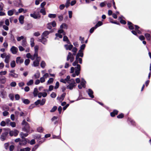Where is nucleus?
Returning a JSON list of instances; mask_svg holds the SVG:
<instances>
[{
    "label": "nucleus",
    "mask_w": 151,
    "mask_h": 151,
    "mask_svg": "<svg viewBox=\"0 0 151 151\" xmlns=\"http://www.w3.org/2000/svg\"><path fill=\"white\" fill-rule=\"evenodd\" d=\"M68 83L69 84L67 86L66 88L70 90H72L73 88L77 85L74 80L73 79H71L70 81H68Z\"/></svg>",
    "instance_id": "obj_1"
},
{
    "label": "nucleus",
    "mask_w": 151,
    "mask_h": 151,
    "mask_svg": "<svg viewBox=\"0 0 151 151\" xmlns=\"http://www.w3.org/2000/svg\"><path fill=\"white\" fill-rule=\"evenodd\" d=\"M4 132L2 133L1 135L0 139L2 141H4L6 139L7 136L9 133V131L10 130V129L9 128H4L3 129Z\"/></svg>",
    "instance_id": "obj_2"
},
{
    "label": "nucleus",
    "mask_w": 151,
    "mask_h": 151,
    "mask_svg": "<svg viewBox=\"0 0 151 151\" xmlns=\"http://www.w3.org/2000/svg\"><path fill=\"white\" fill-rule=\"evenodd\" d=\"M76 66L75 68L72 67L70 69V73H73L74 72V70H75V72L76 73V76H78L80 73V71L81 70V65L78 64L76 65Z\"/></svg>",
    "instance_id": "obj_3"
},
{
    "label": "nucleus",
    "mask_w": 151,
    "mask_h": 151,
    "mask_svg": "<svg viewBox=\"0 0 151 151\" xmlns=\"http://www.w3.org/2000/svg\"><path fill=\"white\" fill-rule=\"evenodd\" d=\"M22 124L25 125L24 127L23 128V130L27 133L29 131L30 128L29 124L26 122L25 120H24L22 122Z\"/></svg>",
    "instance_id": "obj_4"
},
{
    "label": "nucleus",
    "mask_w": 151,
    "mask_h": 151,
    "mask_svg": "<svg viewBox=\"0 0 151 151\" xmlns=\"http://www.w3.org/2000/svg\"><path fill=\"white\" fill-rule=\"evenodd\" d=\"M36 60H35L33 62L32 66L34 67L38 66L39 65V62L41 60V58L40 57L37 56L35 57Z\"/></svg>",
    "instance_id": "obj_5"
},
{
    "label": "nucleus",
    "mask_w": 151,
    "mask_h": 151,
    "mask_svg": "<svg viewBox=\"0 0 151 151\" xmlns=\"http://www.w3.org/2000/svg\"><path fill=\"white\" fill-rule=\"evenodd\" d=\"M14 5L18 7H22L23 5L22 4L21 0H14L13 1Z\"/></svg>",
    "instance_id": "obj_6"
},
{
    "label": "nucleus",
    "mask_w": 151,
    "mask_h": 151,
    "mask_svg": "<svg viewBox=\"0 0 151 151\" xmlns=\"http://www.w3.org/2000/svg\"><path fill=\"white\" fill-rule=\"evenodd\" d=\"M79 63L80 64H81L82 63V60L81 58H79V57H76L75 61L73 63V65L74 66H76L77 64H78Z\"/></svg>",
    "instance_id": "obj_7"
},
{
    "label": "nucleus",
    "mask_w": 151,
    "mask_h": 151,
    "mask_svg": "<svg viewBox=\"0 0 151 151\" xmlns=\"http://www.w3.org/2000/svg\"><path fill=\"white\" fill-rule=\"evenodd\" d=\"M19 132V131L16 129H14L13 131H11L10 129V130L9 131V133L10 136H14L16 137L18 134Z\"/></svg>",
    "instance_id": "obj_8"
},
{
    "label": "nucleus",
    "mask_w": 151,
    "mask_h": 151,
    "mask_svg": "<svg viewBox=\"0 0 151 151\" xmlns=\"http://www.w3.org/2000/svg\"><path fill=\"white\" fill-rule=\"evenodd\" d=\"M24 60L20 57H18L16 58V62L17 64H21L24 62Z\"/></svg>",
    "instance_id": "obj_9"
},
{
    "label": "nucleus",
    "mask_w": 151,
    "mask_h": 151,
    "mask_svg": "<svg viewBox=\"0 0 151 151\" xmlns=\"http://www.w3.org/2000/svg\"><path fill=\"white\" fill-rule=\"evenodd\" d=\"M38 41L41 42L44 45H46L47 42V40L46 38H45L44 37H41V38L38 39Z\"/></svg>",
    "instance_id": "obj_10"
},
{
    "label": "nucleus",
    "mask_w": 151,
    "mask_h": 151,
    "mask_svg": "<svg viewBox=\"0 0 151 151\" xmlns=\"http://www.w3.org/2000/svg\"><path fill=\"white\" fill-rule=\"evenodd\" d=\"M30 16L35 19L40 18L41 17L39 13L37 14H35V12L33 14H30Z\"/></svg>",
    "instance_id": "obj_11"
},
{
    "label": "nucleus",
    "mask_w": 151,
    "mask_h": 151,
    "mask_svg": "<svg viewBox=\"0 0 151 151\" xmlns=\"http://www.w3.org/2000/svg\"><path fill=\"white\" fill-rule=\"evenodd\" d=\"M27 143V139L26 138H22L19 142V145L21 146H24L26 145Z\"/></svg>",
    "instance_id": "obj_12"
},
{
    "label": "nucleus",
    "mask_w": 151,
    "mask_h": 151,
    "mask_svg": "<svg viewBox=\"0 0 151 151\" xmlns=\"http://www.w3.org/2000/svg\"><path fill=\"white\" fill-rule=\"evenodd\" d=\"M10 50L13 54H15L17 53L18 49L17 47L13 46L10 49Z\"/></svg>",
    "instance_id": "obj_13"
},
{
    "label": "nucleus",
    "mask_w": 151,
    "mask_h": 151,
    "mask_svg": "<svg viewBox=\"0 0 151 151\" xmlns=\"http://www.w3.org/2000/svg\"><path fill=\"white\" fill-rule=\"evenodd\" d=\"M6 81V77L3 76H0V83L1 84H4L5 83Z\"/></svg>",
    "instance_id": "obj_14"
},
{
    "label": "nucleus",
    "mask_w": 151,
    "mask_h": 151,
    "mask_svg": "<svg viewBox=\"0 0 151 151\" xmlns=\"http://www.w3.org/2000/svg\"><path fill=\"white\" fill-rule=\"evenodd\" d=\"M87 92L88 93L89 96L91 98H94V96L93 95V91L91 89H89L88 91H87Z\"/></svg>",
    "instance_id": "obj_15"
},
{
    "label": "nucleus",
    "mask_w": 151,
    "mask_h": 151,
    "mask_svg": "<svg viewBox=\"0 0 151 151\" xmlns=\"http://www.w3.org/2000/svg\"><path fill=\"white\" fill-rule=\"evenodd\" d=\"M65 95L66 93H63L60 97L59 96L57 97V99L59 100L60 102H62L65 97Z\"/></svg>",
    "instance_id": "obj_16"
},
{
    "label": "nucleus",
    "mask_w": 151,
    "mask_h": 151,
    "mask_svg": "<svg viewBox=\"0 0 151 151\" xmlns=\"http://www.w3.org/2000/svg\"><path fill=\"white\" fill-rule=\"evenodd\" d=\"M27 58H30L32 60H33L35 58L36 56H34V54L31 55L30 53H27L26 55Z\"/></svg>",
    "instance_id": "obj_17"
},
{
    "label": "nucleus",
    "mask_w": 151,
    "mask_h": 151,
    "mask_svg": "<svg viewBox=\"0 0 151 151\" xmlns=\"http://www.w3.org/2000/svg\"><path fill=\"white\" fill-rule=\"evenodd\" d=\"M64 47L66 50H70L73 48V46L71 44H70V45L66 44L64 45Z\"/></svg>",
    "instance_id": "obj_18"
},
{
    "label": "nucleus",
    "mask_w": 151,
    "mask_h": 151,
    "mask_svg": "<svg viewBox=\"0 0 151 151\" xmlns=\"http://www.w3.org/2000/svg\"><path fill=\"white\" fill-rule=\"evenodd\" d=\"M132 33L134 35L138 36L137 33L139 34H141L142 33L141 31L139 30H137L135 31V30H132L131 31Z\"/></svg>",
    "instance_id": "obj_19"
},
{
    "label": "nucleus",
    "mask_w": 151,
    "mask_h": 151,
    "mask_svg": "<svg viewBox=\"0 0 151 151\" xmlns=\"http://www.w3.org/2000/svg\"><path fill=\"white\" fill-rule=\"evenodd\" d=\"M39 46L38 45H36L34 47L35 48V53L34 54V56H36V57H37V56H38V50L39 49Z\"/></svg>",
    "instance_id": "obj_20"
},
{
    "label": "nucleus",
    "mask_w": 151,
    "mask_h": 151,
    "mask_svg": "<svg viewBox=\"0 0 151 151\" xmlns=\"http://www.w3.org/2000/svg\"><path fill=\"white\" fill-rule=\"evenodd\" d=\"M128 25V27L130 30H133L134 29V25L131 22L129 21L127 23Z\"/></svg>",
    "instance_id": "obj_21"
},
{
    "label": "nucleus",
    "mask_w": 151,
    "mask_h": 151,
    "mask_svg": "<svg viewBox=\"0 0 151 151\" xmlns=\"http://www.w3.org/2000/svg\"><path fill=\"white\" fill-rule=\"evenodd\" d=\"M83 51H81V50H79L78 51V53L76 54V56L77 57H83Z\"/></svg>",
    "instance_id": "obj_22"
},
{
    "label": "nucleus",
    "mask_w": 151,
    "mask_h": 151,
    "mask_svg": "<svg viewBox=\"0 0 151 151\" xmlns=\"http://www.w3.org/2000/svg\"><path fill=\"white\" fill-rule=\"evenodd\" d=\"M32 24H28L24 27V29L25 30H28L32 28Z\"/></svg>",
    "instance_id": "obj_23"
},
{
    "label": "nucleus",
    "mask_w": 151,
    "mask_h": 151,
    "mask_svg": "<svg viewBox=\"0 0 151 151\" xmlns=\"http://www.w3.org/2000/svg\"><path fill=\"white\" fill-rule=\"evenodd\" d=\"M24 16L21 15L19 17V23L21 24H23L24 23Z\"/></svg>",
    "instance_id": "obj_24"
},
{
    "label": "nucleus",
    "mask_w": 151,
    "mask_h": 151,
    "mask_svg": "<svg viewBox=\"0 0 151 151\" xmlns=\"http://www.w3.org/2000/svg\"><path fill=\"white\" fill-rule=\"evenodd\" d=\"M70 58L73 59V60L74 59L73 56L70 52H68V55L67 57V60L68 61Z\"/></svg>",
    "instance_id": "obj_25"
},
{
    "label": "nucleus",
    "mask_w": 151,
    "mask_h": 151,
    "mask_svg": "<svg viewBox=\"0 0 151 151\" xmlns=\"http://www.w3.org/2000/svg\"><path fill=\"white\" fill-rule=\"evenodd\" d=\"M22 45L24 47H26L27 46V44L26 41V38L22 40Z\"/></svg>",
    "instance_id": "obj_26"
},
{
    "label": "nucleus",
    "mask_w": 151,
    "mask_h": 151,
    "mask_svg": "<svg viewBox=\"0 0 151 151\" xmlns=\"http://www.w3.org/2000/svg\"><path fill=\"white\" fill-rule=\"evenodd\" d=\"M81 80L82 81L81 83V85L82 86V87L85 88L86 82L83 78H82Z\"/></svg>",
    "instance_id": "obj_27"
},
{
    "label": "nucleus",
    "mask_w": 151,
    "mask_h": 151,
    "mask_svg": "<svg viewBox=\"0 0 151 151\" xmlns=\"http://www.w3.org/2000/svg\"><path fill=\"white\" fill-rule=\"evenodd\" d=\"M118 111L116 110H114L113 111L110 113V115L111 116L114 117L116 115H117Z\"/></svg>",
    "instance_id": "obj_28"
},
{
    "label": "nucleus",
    "mask_w": 151,
    "mask_h": 151,
    "mask_svg": "<svg viewBox=\"0 0 151 151\" xmlns=\"http://www.w3.org/2000/svg\"><path fill=\"white\" fill-rule=\"evenodd\" d=\"M10 56L9 55H7L5 56V59L4 60L5 62L7 64L9 63Z\"/></svg>",
    "instance_id": "obj_29"
},
{
    "label": "nucleus",
    "mask_w": 151,
    "mask_h": 151,
    "mask_svg": "<svg viewBox=\"0 0 151 151\" xmlns=\"http://www.w3.org/2000/svg\"><path fill=\"white\" fill-rule=\"evenodd\" d=\"M1 94L2 96V98L4 99L5 97V96L6 95V91H4V90H3L1 91Z\"/></svg>",
    "instance_id": "obj_30"
},
{
    "label": "nucleus",
    "mask_w": 151,
    "mask_h": 151,
    "mask_svg": "<svg viewBox=\"0 0 151 151\" xmlns=\"http://www.w3.org/2000/svg\"><path fill=\"white\" fill-rule=\"evenodd\" d=\"M9 77H12L14 78H17L18 77V74L15 73H9Z\"/></svg>",
    "instance_id": "obj_31"
},
{
    "label": "nucleus",
    "mask_w": 151,
    "mask_h": 151,
    "mask_svg": "<svg viewBox=\"0 0 151 151\" xmlns=\"http://www.w3.org/2000/svg\"><path fill=\"white\" fill-rule=\"evenodd\" d=\"M145 36L147 40L150 41L151 39V35L149 33H145Z\"/></svg>",
    "instance_id": "obj_32"
},
{
    "label": "nucleus",
    "mask_w": 151,
    "mask_h": 151,
    "mask_svg": "<svg viewBox=\"0 0 151 151\" xmlns=\"http://www.w3.org/2000/svg\"><path fill=\"white\" fill-rule=\"evenodd\" d=\"M127 121L128 122H129L133 126L135 125V122L131 118H128Z\"/></svg>",
    "instance_id": "obj_33"
},
{
    "label": "nucleus",
    "mask_w": 151,
    "mask_h": 151,
    "mask_svg": "<svg viewBox=\"0 0 151 151\" xmlns=\"http://www.w3.org/2000/svg\"><path fill=\"white\" fill-rule=\"evenodd\" d=\"M60 28L61 29L63 28L67 29L68 25L65 23H63L60 26Z\"/></svg>",
    "instance_id": "obj_34"
},
{
    "label": "nucleus",
    "mask_w": 151,
    "mask_h": 151,
    "mask_svg": "<svg viewBox=\"0 0 151 151\" xmlns=\"http://www.w3.org/2000/svg\"><path fill=\"white\" fill-rule=\"evenodd\" d=\"M50 32H49L47 31H44L42 34L41 35V37H46L47 35H48L50 33Z\"/></svg>",
    "instance_id": "obj_35"
},
{
    "label": "nucleus",
    "mask_w": 151,
    "mask_h": 151,
    "mask_svg": "<svg viewBox=\"0 0 151 151\" xmlns=\"http://www.w3.org/2000/svg\"><path fill=\"white\" fill-rule=\"evenodd\" d=\"M22 100L23 102L26 104H28L30 103L28 99H24L23 98H22Z\"/></svg>",
    "instance_id": "obj_36"
},
{
    "label": "nucleus",
    "mask_w": 151,
    "mask_h": 151,
    "mask_svg": "<svg viewBox=\"0 0 151 151\" xmlns=\"http://www.w3.org/2000/svg\"><path fill=\"white\" fill-rule=\"evenodd\" d=\"M103 24V23L102 22L99 21L95 25L94 27L96 29L98 27L101 26Z\"/></svg>",
    "instance_id": "obj_37"
},
{
    "label": "nucleus",
    "mask_w": 151,
    "mask_h": 151,
    "mask_svg": "<svg viewBox=\"0 0 151 151\" xmlns=\"http://www.w3.org/2000/svg\"><path fill=\"white\" fill-rule=\"evenodd\" d=\"M30 45L32 47H33L35 45L34 39L33 38H31L30 40Z\"/></svg>",
    "instance_id": "obj_38"
},
{
    "label": "nucleus",
    "mask_w": 151,
    "mask_h": 151,
    "mask_svg": "<svg viewBox=\"0 0 151 151\" xmlns=\"http://www.w3.org/2000/svg\"><path fill=\"white\" fill-rule=\"evenodd\" d=\"M38 93V91L37 89L36 88H35L33 92V95L35 97H36L37 96Z\"/></svg>",
    "instance_id": "obj_39"
},
{
    "label": "nucleus",
    "mask_w": 151,
    "mask_h": 151,
    "mask_svg": "<svg viewBox=\"0 0 151 151\" xmlns=\"http://www.w3.org/2000/svg\"><path fill=\"white\" fill-rule=\"evenodd\" d=\"M28 134L27 133H24L22 132L20 134V137L22 138H25L24 137H26L27 136Z\"/></svg>",
    "instance_id": "obj_40"
},
{
    "label": "nucleus",
    "mask_w": 151,
    "mask_h": 151,
    "mask_svg": "<svg viewBox=\"0 0 151 151\" xmlns=\"http://www.w3.org/2000/svg\"><path fill=\"white\" fill-rule=\"evenodd\" d=\"M56 17L55 14H49L48 15V17L50 18H55Z\"/></svg>",
    "instance_id": "obj_41"
},
{
    "label": "nucleus",
    "mask_w": 151,
    "mask_h": 151,
    "mask_svg": "<svg viewBox=\"0 0 151 151\" xmlns=\"http://www.w3.org/2000/svg\"><path fill=\"white\" fill-rule=\"evenodd\" d=\"M70 4V0H67L65 3V6L66 8H68Z\"/></svg>",
    "instance_id": "obj_42"
},
{
    "label": "nucleus",
    "mask_w": 151,
    "mask_h": 151,
    "mask_svg": "<svg viewBox=\"0 0 151 151\" xmlns=\"http://www.w3.org/2000/svg\"><path fill=\"white\" fill-rule=\"evenodd\" d=\"M118 19L119 20H120V22L121 24H126V21L125 20L122 19L121 17H119L118 18Z\"/></svg>",
    "instance_id": "obj_43"
},
{
    "label": "nucleus",
    "mask_w": 151,
    "mask_h": 151,
    "mask_svg": "<svg viewBox=\"0 0 151 151\" xmlns=\"http://www.w3.org/2000/svg\"><path fill=\"white\" fill-rule=\"evenodd\" d=\"M34 83L33 80H30L27 83V85L28 86L32 85Z\"/></svg>",
    "instance_id": "obj_44"
},
{
    "label": "nucleus",
    "mask_w": 151,
    "mask_h": 151,
    "mask_svg": "<svg viewBox=\"0 0 151 151\" xmlns=\"http://www.w3.org/2000/svg\"><path fill=\"white\" fill-rule=\"evenodd\" d=\"M30 60L29 59H26L24 61V64L25 65H28L30 62Z\"/></svg>",
    "instance_id": "obj_45"
},
{
    "label": "nucleus",
    "mask_w": 151,
    "mask_h": 151,
    "mask_svg": "<svg viewBox=\"0 0 151 151\" xmlns=\"http://www.w3.org/2000/svg\"><path fill=\"white\" fill-rule=\"evenodd\" d=\"M10 65L12 68H13L16 66L15 62L14 60L12 61L10 63Z\"/></svg>",
    "instance_id": "obj_46"
},
{
    "label": "nucleus",
    "mask_w": 151,
    "mask_h": 151,
    "mask_svg": "<svg viewBox=\"0 0 151 151\" xmlns=\"http://www.w3.org/2000/svg\"><path fill=\"white\" fill-rule=\"evenodd\" d=\"M40 12L44 15H45L46 14V11L44 8H42L40 10Z\"/></svg>",
    "instance_id": "obj_47"
},
{
    "label": "nucleus",
    "mask_w": 151,
    "mask_h": 151,
    "mask_svg": "<svg viewBox=\"0 0 151 151\" xmlns=\"http://www.w3.org/2000/svg\"><path fill=\"white\" fill-rule=\"evenodd\" d=\"M53 79L52 78H50L47 81V84H51L53 82Z\"/></svg>",
    "instance_id": "obj_48"
},
{
    "label": "nucleus",
    "mask_w": 151,
    "mask_h": 151,
    "mask_svg": "<svg viewBox=\"0 0 151 151\" xmlns=\"http://www.w3.org/2000/svg\"><path fill=\"white\" fill-rule=\"evenodd\" d=\"M37 130L39 132H42L43 131V129L42 127H39L37 128Z\"/></svg>",
    "instance_id": "obj_49"
},
{
    "label": "nucleus",
    "mask_w": 151,
    "mask_h": 151,
    "mask_svg": "<svg viewBox=\"0 0 151 151\" xmlns=\"http://www.w3.org/2000/svg\"><path fill=\"white\" fill-rule=\"evenodd\" d=\"M46 99H42L41 101V102H40V105L41 106H42L44 105Z\"/></svg>",
    "instance_id": "obj_50"
},
{
    "label": "nucleus",
    "mask_w": 151,
    "mask_h": 151,
    "mask_svg": "<svg viewBox=\"0 0 151 151\" xmlns=\"http://www.w3.org/2000/svg\"><path fill=\"white\" fill-rule=\"evenodd\" d=\"M9 97L11 100L13 101L14 100V95L13 94H9Z\"/></svg>",
    "instance_id": "obj_51"
},
{
    "label": "nucleus",
    "mask_w": 151,
    "mask_h": 151,
    "mask_svg": "<svg viewBox=\"0 0 151 151\" xmlns=\"http://www.w3.org/2000/svg\"><path fill=\"white\" fill-rule=\"evenodd\" d=\"M57 106H55L50 110V112H55L57 109Z\"/></svg>",
    "instance_id": "obj_52"
},
{
    "label": "nucleus",
    "mask_w": 151,
    "mask_h": 151,
    "mask_svg": "<svg viewBox=\"0 0 151 151\" xmlns=\"http://www.w3.org/2000/svg\"><path fill=\"white\" fill-rule=\"evenodd\" d=\"M24 37L23 36H22L20 37H17V40L18 41H20L21 40H22L24 39Z\"/></svg>",
    "instance_id": "obj_53"
},
{
    "label": "nucleus",
    "mask_w": 151,
    "mask_h": 151,
    "mask_svg": "<svg viewBox=\"0 0 151 151\" xmlns=\"http://www.w3.org/2000/svg\"><path fill=\"white\" fill-rule=\"evenodd\" d=\"M9 106H7L6 105H4L3 106V110H6L7 111L9 110Z\"/></svg>",
    "instance_id": "obj_54"
},
{
    "label": "nucleus",
    "mask_w": 151,
    "mask_h": 151,
    "mask_svg": "<svg viewBox=\"0 0 151 151\" xmlns=\"http://www.w3.org/2000/svg\"><path fill=\"white\" fill-rule=\"evenodd\" d=\"M17 85V83L16 82L14 81L10 83V86L11 87H15Z\"/></svg>",
    "instance_id": "obj_55"
},
{
    "label": "nucleus",
    "mask_w": 151,
    "mask_h": 151,
    "mask_svg": "<svg viewBox=\"0 0 151 151\" xmlns=\"http://www.w3.org/2000/svg\"><path fill=\"white\" fill-rule=\"evenodd\" d=\"M14 14V11L12 10H10L8 12V14L9 16H12Z\"/></svg>",
    "instance_id": "obj_56"
},
{
    "label": "nucleus",
    "mask_w": 151,
    "mask_h": 151,
    "mask_svg": "<svg viewBox=\"0 0 151 151\" xmlns=\"http://www.w3.org/2000/svg\"><path fill=\"white\" fill-rule=\"evenodd\" d=\"M34 76L35 78H38L40 76V74L39 73H36L35 74Z\"/></svg>",
    "instance_id": "obj_57"
},
{
    "label": "nucleus",
    "mask_w": 151,
    "mask_h": 151,
    "mask_svg": "<svg viewBox=\"0 0 151 151\" xmlns=\"http://www.w3.org/2000/svg\"><path fill=\"white\" fill-rule=\"evenodd\" d=\"M45 62L43 61H42L41 63V64H40L41 67L42 68H43L45 67Z\"/></svg>",
    "instance_id": "obj_58"
},
{
    "label": "nucleus",
    "mask_w": 151,
    "mask_h": 151,
    "mask_svg": "<svg viewBox=\"0 0 151 151\" xmlns=\"http://www.w3.org/2000/svg\"><path fill=\"white\" fill-rule=\"evenodd\" d=\"M10 125L12 127H16V123L14 122H10Z\"/></svg>",
    "instance_id": "obj_59"
},
{
    "label": "nucleus",
    "mask_w": 151,
    "mask_h": 151,
    "mask_svg": "<svg viewBox=\"0 0 151 151\" xmlns=\"http://www.w3.org/2000/svg\"><path fill=\"white\" fill-rule=\"evenodd\" d=\"M86 47V45L85 44H82L80 47V50H81V51H83V50H84Z\"/></svg>",
    "instance_id": "obj_60"
},
{
    "label": "nucleus",
    "mask_w": 151,
    "mask_h": 151,
    "mask_svg": "<svg viewBox=\"0 0 151 151\" xmlns=\"http://www.w3.org/2000/svg\"><path fill=\"white\" fill-rule=\"evenodd\" d=\"M60 82H62L64 83H68V81H66V79H63V78L61 79L60 80Z\"/></svg>",
    "instance_id": "obj_61"
},
{
    "label": "nucleus",
    "mask_w": 151,
    "mask_h": 151,
    "mask_svg": "<svg viewBox=\"0 0 151 151\" xmlns=\"http://www.w3.org/2000/svg\"><path fill=\"white\" fill-rule=\"evenodd\" d=\"M106 4V2L104 1V2H101L100 4V6L101 7H103L105 6Z\"/></svg>",
    "instance_id": "obj_62"
},
{
    "label": "nucleus",
    "mask_w": 151,
    "mask_h": 151,
    "mask_svg": "<svg viewBox=\"0 0 151 151\" xmlns=\"http://www.w3.org/2000/svg\"><path fill=\"white\" fill-rule=\"evenodd\" d=\"M65 6L64 4H62L60 5L59 8L61 10L65 8Z\"/></svg>",
    "instance_id": "obj_63"
},
{
    "label": "nucleus",
    "mask_w": 151,
    "mask_h": 151,
    "mask_svg": "<svg viewBox=\"0 0 151 151\" xmlns=\"http://www.w3.org/2000/svg\"><path fill=\"white\" fill-rule=\"evenodd\" d=\"M56 93L54 92H52L50 94L51 97L52 98H55L56 97Z\"/></svg>",
    "instance_id": "obj_64"
}]
</instances>
